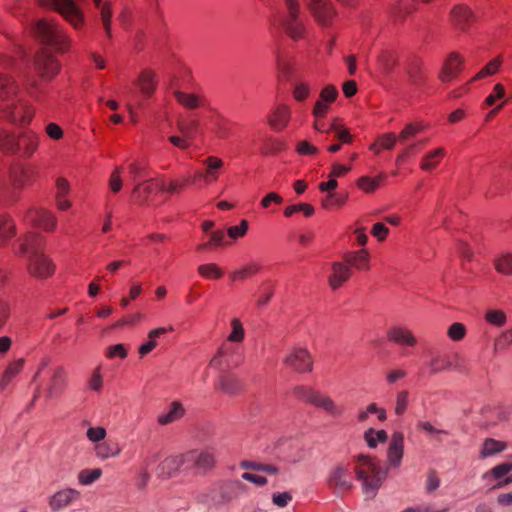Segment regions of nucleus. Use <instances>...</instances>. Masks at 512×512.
I'll return each mask as SVG.
<instances>
[{"label": "nucleus", "mask_w": 512, "mask_h": 512, "mask_svg": "<svg viewBox=\"0 0 512 512\" xmlns=\"http://www.w3.org/2000/svg\"><path fill=\"white\" fill-rule=\"evenodd\" d=\"M14 59L0 52V120L12 125H29L35 116V107L27 100L16 98L20 86L16 78L6 70Z\"/></svg>", "instance_id": "nucleus-1"}, {"label": "nucleus", "mask_w": 512, "mask_h": 512, "mask_svg": "<svg viewBox=\"0 0 512 512\" xmlns=\"http://www.w3.org/2000/svg\"><path fill=\"white\" fill-rule=\"evenodd\" d=\"M270 29L283 32L294 42L305 40L308 36V26L301 12L299 0H284L283 10L270 19Z\"/></svg>", "instance_id": "nucleus-2"}, {"label": "nucleus", "mask_w": 512, "mask_h": 512, "mask_svg": "<svg viewBox=\"0 0 512 512\" xmlns=\"http://www.w3.org/2000/svg\"><path fill=\"white\" fill-rule=\"evenodd\" d=\"M38 169L31 164H15L10 167L8 180H0V206L11 207L21 197L24 188L34 184Z\"/></svg>", "instance_id": "nucleus-3"}, {"label": "nucleus", "mask_w": 512, "mask_h": 512, "mask_svg": "<svg viewBox=\"0 0 512 512\" xmlns=\"http://www.w3.org/2000/svg\"><path fill=\"white\" fill-rule=\"evenodd\" d=\"M0 120V152L8 156L30 158L38 149L39 136L32 130L16 132L8 129Z\"/></svg>", "instance_id": "nucleus-4"}, {"label": "nucleus", "mask_w": 512, "mask_h": 512, "mask_svg": "<svg viewBox=\"0 0 512 512\" xmlns=\"http://www.w3.org/2000/svg\"><path fill=\"white\" fill-rule=\"evenodd\" d=\"M33 34L41 44L63 54L70 50L72 40L65 29L56 21L39 19L33 25Z\"/></svg>", "instance_id": "nucleus-5"}, {"label": "nucleus", "mask_w": 512, "mask_h": 512, "mask_svg": "<svg viewBox=\"0 0 512 512\" xmlns=\"http://www.w3.org/2000/svg\"><path fill=\"white\" fill-rule=\"evenodd\" d=\"M50 359L45 357L41 360L36 376H39V387L45 398L56 399L63 395L68 386V372L62 365H53L48 369Z\"/></svg>", "instance_id": "nucleus-6"}, {"label": "nucleus", "mask_w": 512, "mask_h": 512, "mask_svg": "<svg viewBox=\"0 0 512 512\" xmlns=\"http://www.w3.org/2000/svg\"><path fill=\"white\" fill-rule=\"evenodd\" d=\"M354 470L358 480L362 482L365 494L370 498L374 497L386 478V472L378 461L375 458L360 455L357 458Z\"/></svg>", "instance_id": "nucleus-7"}, {"label": "nucleus", "mask_w": 512, "mask_h": 512, "mask_svg": "<svg viewBox=\"0 0 512 512\" xmlns=\"http://www.w3.org/2000/svg\"><path fill=\"white\" fill-rule=\"evenodd\" d=\"M38 4L58 12L75 30H79L85 23L82 9L74 0H37Z\"/></svg>", "instance_id": "nucleus-8"}, {"label": "nucleus", "mask_w": 512, "mask_h": 512, "mask_svg": "<svg viewBox=\"0 0 512 512\" xmlns=\"http://www.w3.org/2000/svg\"><path fill=\"white\" fill-rule=\"evenodd\" d=\"M167 462H171L178 467L184 465L185 463H193V467L197 469L201 474L209 473L214 469L216 465L215 455L208 449L200 451L191 450L168 459Z\"/></svg>", "instance_id": "nucleus-9"}, {"label": "nucleus", "mask_w": 512, "mask_h": 512, "mask_svg": "<svg viewBox=\"0 0 512 512\" xmlns=\"http://www.w3.org/2000/svg\"><path fill=\"white\" fill-rule=\"evenodd\" d=\"M34 69L44 81H51L61 69L59 60L47 49H40L34 56Z\"/></svg>", "instance_id": "nucleus-10"}, {"label": "nucleus", "mask_w": 512, "mask_h": 512, "mask_svg": "<svg viewBox=\"0 0 512 512\" xmlns=\"http://www.w3.org/2000/svg\"><path fill=\"white\" fill-rule=\"evenodd\" d=\"M24 220L35 228L52 233L57 229L58 219L53 211L46 208L31 207L27 209Z\"/></svg>", "instance_id": "nucleus-11"}, {"label": "nucleus", "mask_w": 512, "mask_h": 512, "mask_svg": "<svg viewBox=\"0 0 512 512\" xmlns=\"http://www.w3.org/2000/svg\"><path fill=\"white\" fill-rule=\"evenodd\" d=\"M307 7L315 22L330 27L337 18V10L331 0H307Z\"/></svg>", "instance_id": "nucleus-12"}, {"label": "nucleus", "mask_w": 512, "mask_h": 512, "mask_svg": "<svg viewBox=\"0 0 512 512\" xmlns=\"http://www.w3.org/2000/svg\"><path fill=\"white\" fill-rule=\"evenodd\" d=\"M283 364L297 373H308L313 369V357L306 348L294 347L285 356Z\"/></svg>", "instance_id": "nucleus-13"}, {"label": "nucleus", "mask_w": 512, "mask_h": 512, "mask_svg": "<svg viewBox=\"0 0 512 512\" xmlns=\"http://www.w3.org/2000/svg\"><path fill=\"white\" fill-rule=\"evenodd\" d=\"M26 269L28 274L36 279H47L54 274L55 264L44 252L36 253L28 257Z\"/></svg>", "instance_id": "nucleus-14"}, {"label": "nucleus", "mask_w": 512, "mask_h": 512, "mask_svg": "<svg viewBox=\"0 0 512 512\" xmlns=\"http://www.w3.org/2000/svg\"><path fill=\"white\" fill-rule=\"evenodd\" d=\"M202 166V169L195 172L194 180L210 185L219 180L225 164L222 158L211 155L202 160Z\"/></svg>", "instance_id": "nucleus-15"}, {"label": "nucleus", "mask_w": 512, "mask_h": 512, "mask_svg": "<svg viewBox=\"0 0 512 512\" xmlns=\"http://www.w3.org/2000/svg\"><path fill=\"white\" fill-rule=\"evenodd\" d=\"M165 188V181L150 179L138 184L132 192V198L138 204H149L154 202V196Z\"/></svg>", "instance_id": "nucleus-16"}, {"label": "nucleus", "mask_w": 512, "mask_h": 512, "mask_svg": "<svg viewBox=\"0 0 512 512\" xmlns=\"http://www.w3.org/2000/svg\"><path fill=\"white\" fill-rule=\"evenodd\" d=\"M207 119L208 129L217 139L227 140L234 135L232 122L218 111L211 109Z\"/></svg>", "instance_id": "nucleus-17"}, {"label": "nucleus", "mask_w": 512, "mask_h": 512, "mask_svg": "<svg viewBox=\"0 0 512 512\" xmlns=\"http://www.w3.org/2000/svg\"><path fill=\"white\" fill-rule=\"evenodd\" d=\"M464 57L458 52H451L445 58L438 79L442 83H448L455 80L463 71Z\"/></svg>", "instance_id": "nucleus-18"}, {"label": "nucleus", "mask_w": 512, "mask_h": 512, "mask_svg": "<svg viewBox=\"0 0 512 512\" xmlns=\"http://www.w3.org/2000/svg\"><path fill=\"white\" fill-rule=\"evenodd\" d=\"M352 270L342 259L330 263L327 282L331 290L336 291L343 287L352 277Z\"/></svg>", "instance_id": "nucleus-19"}, {"label": "nucleus", "mask_w": 512, "mask_h": 512, "mask_svg": "<svg viewBox=\"0 0 512 512\" xmlns=\"http://www.w3.org/2000/svg\"><path fill=\"white\" fill-rule=\"evenodd\" d=\"M170 90L177 103L185 109L196 110L207 106V98L202 93L183 91L174 83L170 85Z\"/></svg>", "instance_id": "nucleus-20"}, {"label": "nucleus", "mask_w": 512, "mask_h": 512, "mask_svg": "<svg viewBox=\"0 0 512 512\" xmlns=\"http://www.w3.org/2000/svg\"><path fill=\"white\" fill-rule=\"evenodd\" d=\"M386 338L391 343L405 347H415L418 343L412 330L404 325H393L388 328Z\"/></svg>", "instance_id": "nucleus-21"}, {"label": "nucleus", "mask_w": 512, "mask_h": 512, "mask_svg": "<svg viewBox=\"0 0 512 512\" xmlns=\"http://www.w3.org/2000/svg\"><path fill=\"white\" fill-rule=\"evenodd\" d=\"M134 85L139 90L143 98H151L158 87L156 72L150 68L141 70L134 82Z\"/></svg>", "instance_id": "nucleus-22"}, {"label": "nucleus", "mask_w": 512, "mask_h": 512, "mask_svg": "<svg viewBox=\"0 0 512 512\" xmlns=\"http://www.w3.org/2000/svg\"><path fill=\"white\" fill-rule=\"evenodd\" d=\"M19 255L43 253L44 238L37 232H27L18 239Z\"/></svg>", "instance_id": "nucleus-23"}, {"label": "nucleus", "mask_w": 512, "mask_h": 512, "mask_svg": "<svg viewBox=\"0 0 512 512\" xmlns=\"http://www.w3.org/2000/svg\"><path fill=\"white\" fill-rule=\"evenodd\" d=\"M474 20V14L467 5H455L450 11V22L457 30L466 31L473 24Z\"/></svg>", "instance_id": "nucleus-24"}, {"label": "nucleus", "mask_w": 512, "mask_h": 512, "mask_svg": "<svg viewBox=\"0 0 512 512\" xmlns=\"http://www.w3.org/2000/svg\"><path fill=\"white\" fill-rule=\"evenodd\" d=\"M71 186L64 177H58L55 180V206L59 211L69 210L73 203L70 199Z\"/></svg>", "instance_id": "nucleus-25"}, {"label": "nucleus", "mask_w": 512, "mask_h": 512, "mask_svg": "<svg viewBox=\"0 0 512 512\" xmlns=\"http://www.w3.org/2000/svg\"><path fill=\"white\" fill-rule=\"evenodd\" d=\"M342 260L353 271H368L370 269V253L367 249L346 252Z\"/></svg>", "instance_id": "nucleus-26"}, {"label": "nucleus", "mask_w": 512, "mask_h": 512, "mask_svg": "<svg viewBox=\"0 0 512 512\" xmlns=\"http://www.w3.org/2000/svg\"><path fill=\"white\" fill-rule=\"evenodd\" d=\"M447 156V150L444 147H436L427 151L421 158L419 168L423 172L435 171Z\"/></svg>", "instance_id": "nucleus-27"}, {"label": "nucleus", "mask_w": 512, "mask_h": 512, "mask_svg": "<svg viewBox=\"0 0 512 512\" xmlns=\"http://www.w3.org/2000/svg\"><path fill=\"white\" fill-rule=\"evenodd\" d=\"M214 388L221 393L234 396L242 391V383L236 375L223 373L219 376Z\"/></svg>", "instance_id": "nucleus-28"}, {"label": "nucleus", "mask_w": 512, "mask_h": 512, "mask_svg": "<svg viewBox=\"0 0 512 512\" xmlns=\"http://www.w3.org/2000/svg\"><path fill=\"white\" fill-rule=\"evenodd\" d=\"M290 118V107L285 104H279L270 113L268 117V123L273 130L279 132L284 130L288 126Z\"/></svg>", "instance_id": "nucleus-29"}, {"label": "nucleus", "mask_w": 512, "mask_h": 512, "mask_svg": "<svg viewBox=\"0 0 512 512\" xmlns=\"http://www.w3.org/2000/svg\"><path fill=\"white\" fill-rule=\"evenodd\" d=\"M16 235L14 218L7 212L0 213V248L6 247Z\"/></svg>", "instance_id": "nucleus-30"}, {"label": "nucleus", "mask_w": 512, "mask_h": 512, "mask_svg": "<svg viewBox=\"0 0 512 512\" xmlns=\"http://www.w3.org/2000/svg\"><path fill=\"white\" fill-rule=\"evenodd\" d=\"M315 408L321 409L328 416L332 418H339L344 414L345 408L343 405L337 403L332 397L329 395L320 392L315 404Z\"/></svg>", "instance_id": "nucleus-31"}, {"label": "nucleus", "mask_w": 512, "mask_h": 512, "mask_svg": "<svg viewBox=\"0 0 512 512\" xmlns=\"http://www.w3.org/2000/svg\"><path fill=\"white\" fill-rule=\"evenodd\" d=\"M172 331H173V327L172 326H169V327H158V328L151 329L148 332V339H147V341H145L143 344H141L138 347L137 352H138L139 358L142 359L146 355L151 353L158 346V339L161 336L167 334L168 332H172Z\"/></svg>", "instance_id": "nucleus-32"}, {"label": "nucleus", "mask_w": 512, "mask_h": 512, "mask_svg": "<svg viewBox=\"0 0 512 512\" xmlns=\"http://www.w3.org/2000/svg\"><path fill=\"white\" fill-rule=\"evenodd\" d=\"M338 94V90L335 86H325L320 91L319 98L316 101L312 111H316V113L320 115L321 113L327 114L330 110L332 103L336 101Z\"/></svg>", "instance_id": "nucleus-33"}, {"label": "nucleus", "mask_w": 512, "mask_h": 512, "mask_svg": "<svg viewBox=\"0 0 512 512\" xmlns=\"http://www.w3.org/2000/svg\"><path fill=\"white\" fill-rule=\"evenodd\" d=\"M419 0H398L391 9V15L395 22H403L408 16L419 8Z\"/></svg>", "instance_id": "nucleus-34"}, {"label": "nucleus", "mask_w": 512, "mask_h": 512, "mask_svg": "<svg viewBox=\"0 0 512 512\" xmlns=\"http://www.w3.org/2000/svg\"><path fill=\"white\" fill-rule=\"evenodd\" d=\"M261 270L262 265L258 262L252 261L231 271L228 275V279L231 283L244 282L257 275Z\"/></svg>", "instance_id": "nucleus-35"}, {"label": "nucleus", "mask_w": 512, "mask_h": 512, "mask_svg": "<svg viewBox=\"0 0 512 512\" xmlns=\"http://www.w3.org/2000/svg\"><path fill=\"white\" fill-rule=\"evenodd\" d=\"M406 74L409 83L417 88L424 86L427 81V73L418 59H413L407 64Z\"/></svg>", "instance_id": "nucleus-36"}, {"label": "nucleus", "mask_w": 512, "mask_h": 512, "mask_svg": "<svg viewBox=\"0 0 512 512\" xmlns=\"http://www.w3.org/2000/svg\"><path fill=\"white\" fill-rule=\"evenodd\" d=\"M25 366V359L18 358L10 361L4 369L0 378V390H5L13 380L22 372Z\"/></svg>", "instance_id": "nucleus-37"}, {"label": "nucleus", "mask_w": 512, "mask_h": 512, "mask_svg": "<svg viewBox=\"0 0 512 512\" xmlns=\"http://www.w3.org/2000/svg\"><path fill=\"white\" fill-rule=\"evenodd\" d=\"M80 496L79 491L67 488L60 490L56 492L49 500V505L53 511L60 510L66 506H68L70 503H72L74 500L78 499Z\"/></svg>", "instance_id": "nucleus-38"}, {"label": "nucleus", "mask_w": 512, "mask_h": 512, "mask_svg": "<svg viewBox=\"0 0 512 512\" xmlns=\"http://www.w3.org/2000/svg\"><path fill=\"white\" fill-rule=\"evenodd\" d=\"M276 69L279 77L286 80L293 74L294 63L287 52L281 48H276L275 52Z\"/></svg>", "instance_id": "nucleus-39"}, {"label": "nucleus", "mask_w": 512, "mask_h": 512, "mask_svg": "<svg viewBox=\"0 0 512 512\" xmlns=\"http://www.w3.org/2000/svg\"><path fill=\"white\" fill-rule=\"evenodd\" d=\"M404 436L401 432H395L392 435L388 448V462L392 466H398L403 457Z\"/></svg>", "instance_id": "nucleus-40"}, {"label": "nucleus", "mask_w": 512, "mask_h": 512, "mask_svg": "<svg viewBox=\"0 0 512 512\" xmlns=\"http://www.w3.org/2000/svg\"><path fill=\"white\" fill-rule=\"evenodd\" d=\"M512 471V463H501L492 468L485 477H493L497 480V483L492 486L493 489H497L512 483V476H507Z\"/></svg>", "instance_id": "nucleus-41"}, {"label": "nucleus", "mask_w": 512, "mask_h": 512, "mask_svg": "<svg viewBox=\"0 0 512 512\" xmlns=\"http://www.w3.org/2000/svg\"><path fill=\"white\" fill-rule=\"evenodd\" d=\"M185 413L186 410L183 404L180 401H173L166 411L158 415L157 422L160 425H168L183 418Z\"/></svg>", "instance_id": "nucleus-42"}, {"label": "nucleus", "mask_w": 512, "mask_h": 512, "mask_svg": "<svg viewBox=\"0 0 512 512\" xmlns=\"http://www.w3.org/2000/svg\"><path fill=\"white\" fill-rule=\"evenodd\" d=\"M397 64L398 55L394 50H382L377 56V69L384 75L391 73Z\"/></svg>", "instance_id": "nucleus-43"}, {"label": "nucleus", "mask_w": 512, "mask_h": 512, "mask_svg": "<svg viewBox=\"0 0 512 512\" xmlns=\"http://www.w3.org/2000/svg\"><path fill=\"white\" fill-rule=\"evenodd\" d=\"M320 392L310 385H297L293 387L291 394L298 401L314 406Z\"/></svg>", "instance_id": "nucleus-44"}, {"label": "nucleus", "mask_w": 512, "mask_h": 512, "mask_svg": "<svg viewBox=\"0 0 512 512\" xmlns=\"http://www.w3.org/2000/svg\"><path fill=\"white\" fill-rule=\"evenodd\" d=\"M347 201V193H327L326 196L321 200V207L327 211L339 210L345 206Z\"/></svg>", "instance_id": "nucleus-45"}, {"label": "nucleus", "mask_w": 512, "mask_h": 512, "mask_svg": "<svg viewBox=\"0 0 512 512\" xmlns=\"http://www.w3.org/2000/svg\"><path fill=\"white\" fill-rule=\"evenodd\" d=\"M95 454L98 458L105 460L116 457L121 452L120 445L112 440L102 441L94 446Z\"/></svg>", "instance_id": "nucleus-46"}, {"label": "nucleus", "mask_w": 512, "mask_h": 512, "mask_svg": "<svg viewBox=\"0 0 512 512\" xmlns=\"http://www.w3.org/2000/svg\"><path fill=\"white\" fill-rule=\"evenodd\" d=\"M399 138L394 133H384L379 135L369 146V150L375 154H380L383 150H391L396 145Z\"/></svg>", "instance_id": "nucleus-47"}, {"label": "nucleus", "mask_w": 512, "mask_h": 512, "mask_svg": "<svg viewBox=\"0 0 512 512\" xmlns=\"http://www.w3.org/2000/svg\"><path fill=\"white\" fill-rule=\"evenodd\" d=\"M230 331L227 335V342L241 344L245 339V328L243 322L238 317H232L229 322Z\"/></svg>", "instance_id": "nucleus-48"}, {"label": "nucleus", "mask_w": 512, "mask_h": 512, "mask_svg": "<svg viewBox=\"0 0 512 512\" xmlns=\"http://www.w3.org/2000/svg\"><path fill=\"white\" fill-rule=\"evenodd\" d=\"M274 285L270 280L263 281L255 295V305L258 308L266 306L274 295Z\"/></svg>", "instance_id": "nucleus-49"}, {"label": "nucleus", "mask_w": 512, "mask_h": 512, "mask_svg": "<svg viewBox=\"0 0 512 512\" xmlns=\"http://www.w3.org/2000/svg\"><path fill=\"white\" fill-rule=\"evenodd\" d=\"M177 129L180 134L185 135L191 140L200 129V121L194 116H190L187 119H179L177 121Z\"/></svg>", "instance_id": "nucleus-50"}, {"label": "nucleus", "mask_w": 512, "mask_h": 512, "mask_svg": "<svg viewBox=\"0 0 512 512\" xmlns=\"http://www.w3.org/2000/svg\"><path fill=\"white\" fill-rule=\"evenodd\" d=\"M504 100H507V103L509 102V99L506 97L505 86L502 83H496L491 93L484 99L482 108L485 109L487 107L496 106Z\"/></svg>", "instance_id": "nucleus-51"}, {"label": "nucleus", "mask_w": 512, "mask_h": 512, "mask_svg": "<svg viewBox=\"0 0 512 512\" xmlns=\"http://www.w3.org/2000/svg\"><path fill=\"white\" fill-rule=\"evenodd\" d=\"M194 182H196V180H194V175H182L170 180L169 182H165V188L162 190L170 194L180 193Z\"/></svg>", "instance_id": "nucleus-52"}, {"label": "nucleus", "mask_w": 512, "mask_h": 512, "mask_svg": "<svg viewBox=\"0 0 512 512\" xmlns=\"http://www.w3.org/2000/svg\"><path fill=\"white\" fill-rule=\"evenodd\" d=\"M428 128V124L424 123L423 121H414L407 123L403 129L399 133V140L404 142L409 139L414 138L421 132L425 131Z\"/></svg>", "instance_id": "nucleus-53"}, {"label": "nucleus", "mask_w": 512, "mask_h": 512, "mask_svg": "<svg viewBox=\"0 0 512 512\" xmlns=\"http://www.w3.org/2000/svg\"><path fill=\"white\" fill-rule=\"evenodd\" d=\"M507 448V443L493 438H486L480 450V457L486 458L501 453Z\"/></svg>", "instance_id": "nucleus-54"}, {"label": "nucleus", "mask_w": 512, "mask_h": 512, "mask_svg": "<svg viewBox=\"0 0 512 512\" xmlns=\"http://www.w3.org/2000/svg\"><path fill=\"white\" fill-rule=\"evenodd\" d=\"M197 272L207 280H219L224 276V270L216 263L201 264L198 266Z\"/></svg>", "instance_id": "nucleus-55"}, {"label": "nucleus", "mask_w": 512, "mask_h": 512, "mask_svg": "<svg viewBox=\"0 0 512 512\" xmlns=\"http://www.w3.org/2000/svg\"><path fill=\"white\" fill-rule=\"evenodd\" d=\"M330 482L341 488L348 489L351 487L350 471L347 467H337L330 476Z\"/></svg>", "instance_id": "nucleus-56"}, {"label": "nucleus", "mask_w": 512, "mask_h": 512, "mask_svg": "<svg viewBox=\"0 0 512 512\" xmlns=\"http://www.w3.org/2000/svg\"><path fill=\"white\" fill-rule=\"evenodd\" d=\"M503 63L502 57L499 55L490 60L477 74H475L471 82L484 79L488 76H492L498 72Z\"/></svg>", "instance_id": "nucleus-57"}, {"label": "nucleus", "mask_w": 512, "mask_h": 512, "mask_svg": "<svg viewBox=\"0 0 512 512\" xmlns=\"http://www.w3.org/2000/svg\"><path fill=\"white\" fill-rule=\"evenodd\" d=\"M95 7L100 9L101 20L108 38L111 37V17L112 11L108 2L102 3V0H93Z\"/></svg>", "instance_id": "nucleus-58"}, {"label": "nucleus", "mask_w": 512, "mask_h": 512, "mask_svg": "<svg viewBox=\"0 0 512 512\" xmlns=\"http://www.w3.org/2000/svg\"><path fill=\"white\" fill-rule=\"evenodd\" d=\"M314 117L313 128L315 131L320 133H329L332 131L338 118H333L330 122L326 120L325 113L318 114L316 111H312Z\"/></svg>", "instance_id": "nucleus-59"}, {"label": "nucleus", "mask_w": 512, "mask_h": 512, "mask_svg": "<svg viewBox=\"0 0 512 512\" xmlns=\"http://www.w3.org/2000/svg\"><path fill=\"white\" fill-rule=\"evenodd\" d=\"M429 366L432 373L448 370L452 366L450 356L448 354H436L431 358Z\"/></svg>", "instance_id": "nucleus-60"}, {"label": "nucleus", "mask_w": 512, "mask_h": 512, "mask_svg": "<svg viewBox=\"0 0 512 512\" xmlns=\"http://www.w3.org/2000/svg\"><path fill=\"white\" fill-rule=\"evenodd\" d=\"M384 178L385 176L382 174L378 175L375 178H371L369 176H362L357 180L356 185L363 192L372 193L379 187L380 182Z\"/></svg>", "instance_id": "nucleus-61"}, {"label": "nucleus", "mask_w": 512, "mask_h": 512, "mask_svg": "<svg viewBox=\"0 0 512 512\" xmlns=\"http://www.w3.org/2000/svg\"><path fill=\"white\" fill-rule=\"evenodd\" d=\"M494 266L498 273L512 275V253H504L496 257Z\"/></svg>", "instance_id": "nucleus-62"}, {"label": "nucleus", "mask_w": 512, "mask_h": 512, "mask_svg": "<svg viewBox=\"0 0 512 512\" xmlns=\"http://www.w3.org/2000/svg\"><path fill=\"white\" fill-rule=\"evenodd\" d=\"M300 212L303 213V215L305 217H311L314 214L315 209L309 203H299V204H294V205L287 206L284 209L283 214H284L285 217L290 218L294 214L300 213Z\"/></svg>", "instance_id": "nucleus-63"}, {"label": "nucleus", "mask_w": 512, "mask_h": 512, "mask_svg": "<svg viewBox=\"0 0 512 512\" xmlns=\"http://www.w3.org/2000/svg\"><path fill=\"white\" fill-rule=\"evenodd\" d=\"M484 319L487 323L502 327L507 322L506 313L500 309H489L485 312Z\"/></svg>", "instance_id": "nucleus-64"}]
</instances>
